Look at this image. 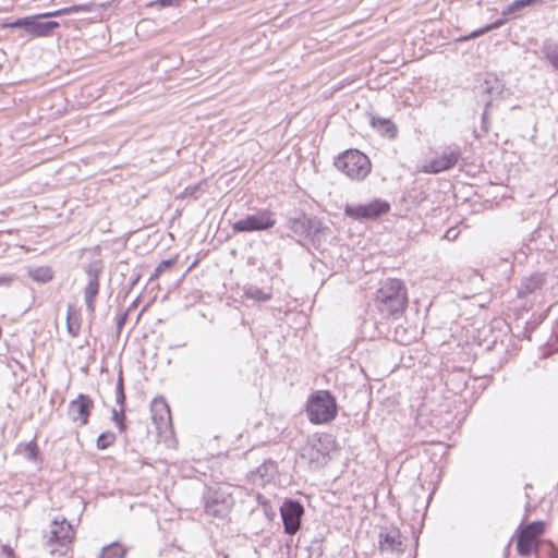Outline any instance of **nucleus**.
<instances>
[{"label": "nucleus", "mask_w": 558, "mask_h": 558, "mask_svg": "<svg viewBox=\"0 0 558 558\" xmlns=\"http://www.w3.org/2000/svg\"><path fill=\"white\" fill-rule=\"evenodd\" d=\"M102 267L98 262L90 263L85 268L87 282L84 288V301L86 310L90 315H94L96 310V298L99 294V276Z\"/></svg>", "instance_id": "nucleus-8"}, {"label": "nucleus", "mask_w": 558, "mask_h": 558, "mask_svg": "<svg viewBox=\"0 0 558 558\" xmlns=\"http://www.w3.org/2000/svg\"><path fill=\"white\" fill-rule=\"evenodd\" d=\"M175 264V259H165L161 260L158 266L155 268L154 274L150 276L149 280H154L158 278L163 271L170 269Z\"/></svg>", "instance_id": "nucleus-31"}, {"label": "nucleus", "mask_w": 558, "mask_h": 558, "mask_svg": "<svg viewBox=\"0 0 558 558\" xmlns=\"http://www.w3.org/2000/svg\"><path fill=\"white\" fill-rule=\"evenodd\" d=\"M126 319H128V311L122 313V314H120V315H118V317H117V331H118V333H120V331L122 330Z\"/></svg>", "instance_id": "nucleus-33"}, {"label": "nucleus", "mask_w": 558, "mask_h": 558, "mask_svg": "<svg viewBox=\"0 0 558 558\" xmlns=\"http://www.w3.org/2000/svg\"><path fill=\"white\" fill-rule=\"evenodd\" d=\"M89 11L90 7L87 4H74L51 12L16 19L15 21L5 24V26L12 28H22L27 35L32 37H47L50 36L52 32L60 26V24L56 21L41 22L40 19L56 17Z\"/></svg>", "instance_id": "nucleus-1"}, {"label": "nucleus", "mask_w": 558, "mask_h": 558, "mask_svg": "<svg viewBox=\"0 0 558 558\" xmlns=\"http://www.w3.org/2000/svg\"><path fill=\"white\" fill-rule=\"evenodd\" d=\"M542 58L547 61L554 70L558 71V43L546 38L541 46Z\"/></svg>", "instance_id": "nucleus-18"}, {"label": "nucleus", "mask_w": 558, "mask_h": 558, "mask_svg": "<svg viewBox=\"0 0 558 558\" xmlns=\"http://www.w3.org/2000/svg\"><path fill=\"white\" fill-rule=\"evenodd\" d=\"M289 228L295 235L311 239L312 241H315L325 229L323 222L317 217H308L305 214L289 219Z\"/></svg>", "instance_id": "nucleus-9"}, {"label": "nucleus", "mask_w": 558, "mask_h": 558, "mask_svg": "<svg viewBox=\"0 0 558 558\" xmlns=\"http://www.w3.org/2000/svg\"><path fill=\"white\" fill-rule=\"evenodd\" d=\"M116 391H124L122 371H120L118 374Z\"/></svg>", "instance_id": "nucleus-36"}, {"label": "nucleus", "mask_w": 558, "mask_h": 558, "mask_svg": "<svg viewBox=\"0 0 558 558\" xmlns=\"http://www.w3.org/2000/svg\"><path fill=\"white\" fill-rule=\"evenodd\" d=\"M493 89H494V87H490V86H486L485 87V92L488 93V94H492Z\"/></svg>", "instance_id": "nucleus-37"}, {"label": "nucleus", "mask_w": 558, "mask_h": 558, "mask_svg": "<svg viewBox=\"0 0 558 558\" xmlns=\"http://www.w3.org/2000/svg\"><path fill=\"white\" fill-rule=\"evenodd\" d=\"M94 401L87 395L80 393L76 399L72 400L68 407V415L72 422L84 426L88 423Z\"/></svg>", "instance_id": "nucleus-13"}, {"label": "nucleus", "mask_w": 558, "mask_h": 558, "mask_svg": "<svg viewBox=\"0 0 558 558\" xmlns=\"http://www.w3.org/2000/svg\"><path fill=\"white\" fill-rule=\"evenodd\" d=\"M389 209L390 206L387 202L376 199L368 204H360L356 206L347 205L344 213L347 216L354 219H376L388 213Z\"/></svg>", "instance_id": "nucleus-12"}, {"label": "nucleus", "mask_w": 558, "mask_h": 558, "mask_svg": "<svg viewBox=\"0 0 558 558\" xmlns=\"http://www.w3.org/2000/svg\"><path fill=\"white\" fill-rule=\"evenodd\" d=\"M505 24V20L504 19H499L497 21H495L494 23L489 24V25H486L485 27H482L477 31H474L470 36L469 38H475V37H478L481 35H484L493 29H497L499 28L500 26H502ZM468 39V37H464L463 40Z\"/></svg>", "instance_id": "nucleus-27"}, {"label": "nucleus", "mask_w": 558, "mask_h": 558, "mask_svg": "<svg viewBox=\"0 0 558 558\" xmlns=\"http://www.w3.org/2000/svg\"><path fill=\"white\" fill-rule=\"evenodd\" d=\"M543 532H544V523L541 521H535V522H531V523L526 524L521 530L520 534L536 541L537 537L543 534Z\"/></svg>", "instance_id": "nucleus-25"}, {"label": "nucleus", "mask_w": 558, "mask_h": 558, "mask_svg": "<svg viewBox=\"0 0 558 558\" xmlns=\"http://www.w3.org/2000/svg\"><path fill=\"white\" fill-rule=\"evenodd\" d=\"M243 296L255 302H267L272 298L271 290H264L254 284L243 287Z\"/></svg>", "instance_id": "nucleus-21"}, {"label": "nucleus", "mask_w": 558, "mask_h": 558, "mask_svg": "<svg viewBox=\"0 0 558 558\" xmlns=\"http://www.w3.org/2000/svg\"><path fill=\"white\" fill-rule=\"evenodd\" d=\"M449 234H450V236L457 238V234L451 233V230H448V235Z\"/></svg>", "instance_id": "nucleus-39"}, {"label": "nucleus", "mask_w": 558, "mask_h": 558, "mask_svg": "<svg viewBox=\"0 0 558 558\" xmlns=\"http://www.w3.org/2000/svg\"><path fill=\"white\" fill-rule=\"evenodd\" d=\"M153 420L157 429L161 433L171 424V414L168 404L163 400H154L151 404Z\"/></svg>", "instance_id": "nucleus-15"}, {"label": "nucleus", "mask_w": 558, "mask_h": 558, "mask_svg": "<svg viewBox=\"0 0 558 558\" xmlns=\"http://www.w3.org/2000/svg\"><path fill=\"white\" fill-rule=\"evenodd\" d=\"M29 277L40 283H47L52 280L53 271L49 266H40L28 271Z\"/></svg>", "instance_id": "nucleus-24"}, {"label": "nucleus", "mask_w": 558, "mask_h": 558, "mask_svg": "<svg viewBox=\"0 0 558 558\" xmlns=\"http://www.w3.org/2000/svg\"><path fill=\"white\" fill-rule=\"evenodd\" d=\"M461 157V149L458 145H450L442 149L441 155L432 159L423 166L425 173H439L454 167Z\"/></svg>", "instance_id": "nucleus-10"}, {"label": "nucleus", "mask_w": 558, "mask_h": 558, "mask_svg": "<svg viewBox=\"0 0 558 558\" xmlns=\"http://www.w3.org/2000/svg\"><path fill=\"white\" fill-rule=\"evenodd\" d=\"M82 318L78 311L74 308L73 305L69 304L66 311V330L68 333L76 338L81 332Z\"/></svg>", "instance_id": "nucleus-20"}, {"label": "nucleus", "mask_w": 558, "mask_h": 558, "mask_svg": "<svg viewBox=\"0 0 558 558\" xmlns=\"http://www.w3.org/2000/svg\"><path fill=\"white\" fill-rule=\"evenodd\" d=\"M449 234H450V236L457 238V234L451 233V230H448V235Z\"/></svg>", "instance_id": "nucleus-38"}, {"label": "nucleus", "mask_w": 558, "mask_h": 558, "mask_svg": "<svg viewBox=\"0 0 558 558\" xmlns=\"http://www.w3.org/2000/svg\"><path fill=\"white\" fill-rule=\"evenodd\" d=\"M284 533L294 535L301 527V519L304 513L303 506L293 499L286 500L280 507Z\"/></svg>", "instance_id": "nucleus-11"}, {"label": "nucleus", "mask_w": 558, "mask_h": 558, "mask_svg": "<svg viewBox=\"0 0 558 558\" xmlns=\"http://www.w3.org/2000/svg\"><path fill=\"white\" fill-rule=\"evenodd\" d=\"M276 225L274 213L268 209H260L255 214L246 215L232 225L234 233L265 231Z\"/></svg>", "instance_id": "nucleus-7"}, {"label": "nucleus", "mask_w": 558, "mask_h": 558, "mask_svg": "<svg viewBox=\"0 0 558 558\" xmlns=\"http://www.w3.org/2000/svg\"><path fill=\"white\" fill-rule=\"evenodd\" d=\"M544 282H545V278H544V275H542V274H534L527 278H524L521 281V286L519 288L518 295L520 298H524L527 294H531V293L535 292L536 290L541 289L542 286L544 284Z\"/></svg>", "instance_id": "nucleus-19"}, {"label": "nucleus", "mask_w": 558, "mask_h": 558, "mask_svg": "<svg viewBox=\"0 0 558 558\" xmlns=\"http://www.w3.org/2000/svg\"><path fill=\"white\" fill-rule=\"evenodd\" d=\"M17 450L29 461H36L39 454V449L35 441L21 445Z\"/></svg>", "instance_id": "nucleus-26"}, {"label": "nucleus", "mask_w": 558, "mask_h": 558, "mask_svg": "<svg viewBox=\"0 0 558 558\" xmlns=\"http://www.w3.org/2000/svg\"><path fill=\"white\" fill-rule=\"evenodd\" d=\"M371 125L380 135L390 140L395 138L398 134V128L390 119L373 117Z\"/></svg>", "instance_id": "nucleus-17"}, {"label": "nucleus", "mask_w": 558, "mask_h": 558, "mask_svg": "<svg viewBox=\"0 0 558 558\" xmlns=\"http://www.w3.org/2000/svg\"><path fill=\"white\" fill-rule=\"evenodd\" d=\"M375 303L386 318L402 314L408 305V292L404 283L399 279H386L376 291Z\"/></svg>", "instance_id": "nucleus-2"}, {"label": "nucleus", "mask_w": 558, "mask_h": 558, "mask_svg": "<svg viewBox=\"0 0 558 558\" xmlns=\"http://www.w3.org/2000/svg\"><path fill=\"white\" fill-rule=\"evenodd\" d=\"M112 421L117 424L119 430L122 433L125 430L126 425L124 423L125 415H124V407H120L119 410L113 409L111 413Z\"/></svg>", "instance_id": "nucleus-30"}, {"label": "nucleus", "mask_w": 558, "mask_h": 558, "mask_svg": "<svg viewBox=\"0 0 558 558\" xmlns=\"http://www.w3.org/2000/svg\"><path fill=\"white\" fill-rule=\"evenodd\" d=\"M203 508L207 515L223 519L234 505L233 488L227 484L208 486L203 493Z\"/></svg>", "instance_id": "nucleus-3"}, {"label": "nucleus", "mask_w": 558, "mask_h": 558, "mask_svg": "<svg viewBox=\"0 0 558 558\" xmlns=\"http://www.w3.org/2000/svg\"><path fill=\"white\" fill-rule=\"evenodd\" d=\"M537 547V542L533 538H529L522 534H519L517 541V550L518 554L522 557H527L531 555L533 549Z\"/></svg>", "instance_id": "nucleus-23"}, {"label": "nucleus", "mask_w": 558, "mask_h": 558, "mask_svg": "<svg viewBox=\"0 0 558 558\" xmlns=\"http://www.w3.org/2000/svg\"><path fill=\"white\" fill-rule=\"evenodd\" d=\"M277 472V466L274 461H267L260 464L255 471L251 473V481L258 486H265L274 478Z\"/></svg>", "instance_id": "nucleus-16"}, {"label": "nucleus", "mask_w": 558, "mask_h": 558, "mask_svg": "<svg viewBox=\"0 0 558 558\" xmlns=\"http://www.w3.org/2000/svg\"><path fill=\"white\" fill-rule=\"evenodd\" d=\"M129 548L121 543L113 542L104 546L97 558H125Z\"/></svg>", "instance_id": "nucleus-22"}, {"label": "nucleus", "mask_w": 558, "mask_h": 558, "mask_svg": "<svg viewBox=\"0 0 558 558\" xmlns=\"http://www.w3.org/2000/svg\"><path fill=\"white\" fill-rule=\"evenodd\" d=\"M505 24V20L504 19H499L497 21H495L494 23L489 24V25H486L485 27H482L477 31H474L470 36L469 38H475V37H478L481 35H484L493 29H497L499 28L500 26H502ZM468 39V37H464L463 40Z\"/></svg>", "instance_id": "nucleus-28"}, {"label": "nucleus", "mask_w": 558, "mask_h": 558, "mask_svg": "<svg viewBox=\"0 0 558 558\" xmlns=\"http://www.w3.org/2000/svg\"><path fill=\"white\" fill-rule=\"evenodd\" d=\"M337 402L335 397L327 390L314 392L306 404L308 420L313 424H326L337 415Z\"/></svg>", "instance_id": "nucleus-5"}, {"label": "nucleus", "mask_w": 558, "mask_h": 558, "mask_svg": "<svg viewBox=\"0 0 558 558\" xmlns=\"http://www.w3.org/2000/svg\"><path fill=\"white\" fill-rule=\"evenodd\" d=\"M116 402L120 407H124L125 405V393H124V391H116Z\"/></svg>", "instance_id": "nucleus-35"}, {"label": "nucleus", "mask_w": 558, "mask_h": 558, "mask_svg": "<svg viewBox=\"0 0 558 558\" xmlns=\"http://www.w3.org/2000/svg\"><path fill=\"white\" fill-rule=\"evenodd\" d=\"M449 234H450V236L457 238V234L451 233V230H448V235Z\"/></svg>", "instance_id": "nucleus-40"}, {"label": "nucleus", "mask_w": 558, "mask_h": 558, "mask_svg": "<svg viewBox=\"0 0 558 558\" xmlns=\"http://www.w3.org/2000/svg\"><path fill=\"white\" fill-rule=\"evenodd\" d=\"M44 537V546L50 554L62 553L72 543L74 530L65 518H56L51 523L49 532Z\"/></svg>", "instance_id": "nucleus-6"}, {"label": "nucleus", "mask_w": 558, "mask_h": 558, "mask_svg": "<svg viewBox=\"0 0 558 558\" xmlns=\"http://www.w3.org/2000/svg\"><path fill=\"white\" fill-rule=\"evenodd\" d=\"M116 440V435L112 432H104L97 438V448L104 450L112 445Z\"/></svg>", "instance_id": "nucleus-29"}, {"label": "nucleus", "mask_w": 558, "mask_h": 558, "mask_svg": "<svg viewBox=\"0 0 558 558\" xmlns=\"http://www.w3.org/2000/svg\"><path fill=\"white\" fill-rule=\"evenodd\" d=\"M379 549L387 553L404 550L401 533L398 529L385 530L379 533Z\"/></svg>", "instance_id": "nucleus-14"}, {"label": "nucleus", "mask_w": 558, "mask_h": 558, "mask_svg": "<svg viewBox=\"0 0 558 558\" xmlns=\"http://www.w3.org/2000/svg\"><path fill=\"white\" fill-rule=\"evenodd\" d=\"M257 499H258V502L264 507L265 514L268 518L272 517L275 513H274L272 508L270 507L268 500L265 497H263L262 495H258Z\"/></svg>", "instance_id": "nucleus-32"}, {"label": "nucleus", "mask_w": 558, "mask_h": 558, "mask_svg": "<svg viewBox=\"0 0 558 558\" xmlns=\"http://www.w3.org/2000/svg\"><path fill=\"white\" fill-rule=\"evenodd\" d=\"M180 0H157L156 4L159 7H177L179 5Z\"/></svg>", "instance_id": "nucleus-34"}, {"label": "nucleus", "mask_w": 558, "mask_h": 558, "mask_svg": "<svg viewBox=\"0 0 558 558\" xmlns=\"http://www.w3.org/2000/svg\"><path fill=\"white\" fill-rule=\"evenodd\" d=\"M137 279H133L132 286L136 283Z\"/></svg>", "instance_id": "nucleus-41"}, {"label": "nucleus", "mask_w": 558, "mask_h": 558, "mask_svg": "<svg viewBox=\"0 0 558 558\" xmlns=\"http://www.w3.org/2000/svg\"><path fill=\"white\" fill-rule=\"evenodd\" d=\"M335 167L349 179L364 180L372 169L369 158L357 149H348L341 153L333 162Z\"/></svg>", "instance_id": "nucleus-4"}]
</instances>
